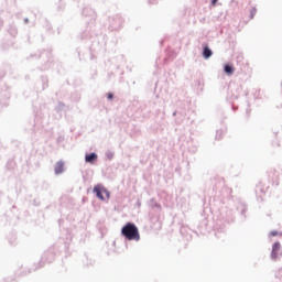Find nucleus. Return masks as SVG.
Masks as SVG:
<instances>
[{
    "label": "nucleus",
    "mask_w": 282,
    "mask_h": 282,
    "mask_svg": "<svg viewBox=\"0 0 282 282\" xmlns=\"http://www.w3.org/2000/svg\"><path fill=\"white\" fill-rule=\"evenodd\" d=\"M251 19H254V15L257 14V10L253 8L251 9Z\"/></svg>",
    "instance_id": "nucleus-9"
},
{
    "label": "nucleus",
    "mask_w": 282,
    "mask_h": 282,
    "mask_svg": "<svg viewBox=\"0 0 282 282\" xmlns=\"http://www.w3.org/2000/svg\"><path fill=\"white\" fill-rule=\"evenodd\" d=\"M108 100H113V93L108 94Z\"/></svg>",
    "instance_id": "nucleus-10"
},
{
    "label": "nucleus",
    "mask_w": 282,
    "mask_h": 282,
    "mask_svg": "<svg viewBox=\"0 0 282 282\" xmlns=\"http://www.w3.org/2000/svg\"><path fill=\"white\" fill-rule=\"evenodd\" d=\"M64 164L63 162H57L56 165H55V173L56 175H61V173H63L64 171Z\"/></svg>",
    "instance_id": "nucleus-4"
},
{
    "label": "nucleus",
    "mask_w": 282,
    "mask_h": 282,
    "mask_svg": "<svg viewBox=\"0 0 282 282\" xmlns=\"http://www.w3.org/2000/svg\"><path fill=\"white\" fill-rule=\"evenodd\" d=\"M217 1L219 0H212V6H217Z\"/></svg>",
    "instance_id": "nucleus-12"
},
{
    "label": "nucleus",
    "mask_w": 282,
    "mask_h": 282,
    "mask_svg": "<svg viewBox=\"0 0 282 282\" xmlns=\"http://www.w3.org/2000/svg\"><path fill=\"white\" fill-rule=\"evenodd\" d=\"M85 160L89 164H94V162H96V160H98V154L97 153L86 154Z\"/></svg>",
    "instance_id": "nucleus-3"
},
{
    "label": "nucleus",
    "mask_w": 282,
    "mask_h": 282,
    "mask_svg": "<svg viewBox=\"0 0 282 282\" xmlns=\"http://www.w3.org/2000/svg\"><path fill=\"white\" fill-rule=\"evenodd\" d=\"M281 250V243L280 242H275L272 247V251L273 252H279Z\"/></svg>",
    "instance_id": "nucleus-7"
},
{
    "label": "nucleus",
    "mask_w": 282,
    "mask_h": 282,
    "mask_svg": "<svg viewBox=\"0 0 282 282\" xmlns=\"http://www.w3.org/2000/svg\"><path fill=\"white\" fill-rule=\"evenodd\" d=\"M279 235V231H271V237H276Z\"/></svg>",
    "instance_id": "nucleus-11"
},
{
    "label": "nucleus",
    "mask_w": 282,
    "mask_h": 282,
    "mask_svg": "<svg viewBox=\"0 0 282 282\" xmlns=\"http://www.w3.org/2000/svg\"><path fill=\"white\" fill-rule=\"evenodd\" d=\"M225 73L227 76H232V74H235V68H232V66L230 65H225Z\"/></svg>",
    "instance_id": "nucleus-5"
},
{
    "label": "nucleus",
    "mask_w": 282,
    "mask_h": 282,
    "mask_svg": "<svg viewBox=\"0 0 282 282\" xmlns=\"http://www.w3.org/2000/svg\"><path fill=\"white\" fill-rule=\"evenodd\" d=\"M203 56H204V58H210V56H213V51H210V48H208V47L206 46V47L204 48Z\"/></svg>",
    "instance_id": "nucleus-6"
},
{
    "label": "nucleus",
    "mask_w": 282,
    "mask_h": 282,
    "mask_svg": "<svg viewBox=\"0 0 282 282\" xmlns=\"http://www.w3.org/2000/svg\"><path fill=\"white\" fill-rule=\"evenodd\" d=\"M271 257H272V259H278L279 251H272Z\"/></svg>",
    "instance_id": "nucleus-8"
},
{
    "label": "nucleus",
    "mask_w": 282,
    "mask_h": 282,
    "mask_svg": "<svg viewBox=\"0 0 282 282\" xmlns=\"http://www.w3.org/2000/svg\"><path fill=\"white\" fill-rule=\"evenodd\" d=\"M94 193H96V196L98 197V199H101L102 202H105V196L102 195V193L106 194L107 198H109V192L100 185H96L94 187Z\"/></svg>",
    "instance_id": "nucleus-2"
},
{
    "label": "nucleus",
    "mask_w": 282,
    "mask_h": 282,
    "mask_svg": "<svg viewBox=\"0 0 282 282\" xmlns=\"http://www.w3.org/2000/svg\"><path fill=\"white\" fill-rule=\"evenodd\" d=\"M121 235L128 239V241H140V231L138 227L132 224L128 223L121 229Z\"/></svg>",
    "instance_id": "nucleus-1"
}]
</instances>
